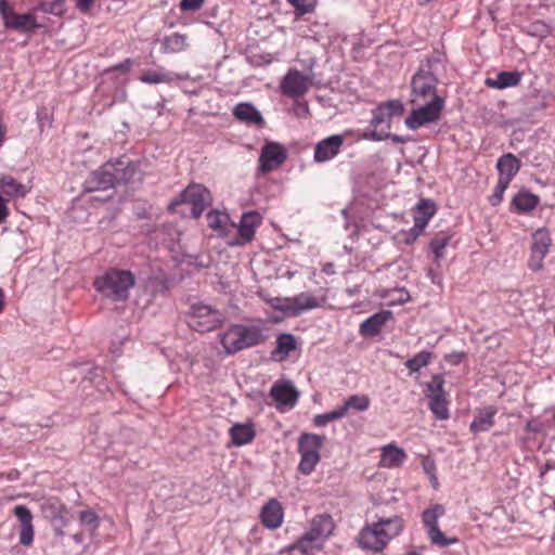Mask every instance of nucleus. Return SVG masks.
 <instances>
[{
  "label": "nucleus",
  "instance_id": "6ab92c4d",
  "mask_svg": "<svg viewBox=\"0 0 555 555\" xmlns=\"http://www.w3.org/2000/svg\"><path fill=\"white\" fill-rule=\"evenodd\" d=\"M334 529L335 522L332 516L328 514H320L312 518L309 529L304 533L325 545L327 539L333 534Z\"/></svg>",
  "mask_w": 555,
  "mask_h": 555
},
{
  "label": "nucleus",
  "instance_id": "2f4dec72",
  "mask_svg": "<svg viewBox=\"0 0 555 555\" xmlns=\"http://www.w3.org/2000/svg\"><path fill=\"white\" fill-rule=\"evenodd\" d=\"M78 519L82 526V531L74 534L77 542H83L86 538L90 539L99 527V517L95 512L91 509L81 511L78 514Z\"/></svg>",
  "mask_w": 555,
  "mask_h": 555
},
{
  "label": "nucleus",
  "instance_id": "f704fd0d",
  "mask_svg": "<svg viewBox=\"0 0 555 555\" xmlns=\"http://www.w3.org/2000/svg\"><path fill=\"white\" fill-rule=\"evenodd\" d=\"M521 80V74L518 72H500L495 78H487L486 86L493 89H505L516 87Z\"/></svg>",
  "mask_w": 555,
  "mask_h": 555
},
{
  "label": "nucleus",
  "instance_id": "c85d7f7f",
  "mask_svg": "<svg viewBox=\"0 0 555 555\" xmlns=\"http://www.w3.org/2000/svg\"><path fill=\"white\" fill-rule=\"evenodd\" d=\"M294 317L300 315L302 312L322 307L326 302V297H318L310 293H300L292 297Z\"/></svg>",
  "mask_w": 555,
  "mask_h": 555
},
{
  "label": "nucleus",
  "instance_id": "5701e85b",
  "mask_svg": "<svg viewBox=\"0 0 555 555\" xmlns=\"http://www.w3.org/2000/svg\"><path fill=\"white\" fill-rule=\"evenodd\" d=\"M208 227L227 242L231 237L232 232L235 230V223L231 222L230 216L222 211H210L206 216Z\"/></svg>",
  "mask_w": 555,
  "mask_h": 555
},
{
  "label": "nucleus",
  "instance_id": "f03ea898",
  "mask_svg": "<svg viewBox=\"0 0 555 555\" xmlns=\"http://www.w3.org/2000/svg\"><path fill=\"white\" fill-rule=\"evenodd\" d=\"M137 168L127 158L107 162L90 173L85 182L88 192L106 190L118 183H127L134 177Z\"/></svg>",
  "mask_w": 555,
  "mask_h": 555
},
{
  "label": "nucleus",
  "instance_id": "72a5a7b5",
  "mask_svg": "<svg viewBox=\"0 0 555 555\" xmlns=\"http://www.w3.org/2000/svg\"><path fill=\"white\" fill-rule=\"evenodd\" d=\"M0 191L10 198L25 197L29 192L26 184L21 183L11 175L0 177Z\"/></svg>",
  "mask_w": 555,
  "mask_h": 555
},
{
  "label": "nucleus",
  "instance_id": "412c9836",
  "mask_svg": "<svg viewBox=\"0 0 555 555\" xmlns=\"http://www.w3.org/2000/svg\"><path fill=\"white\" fill-rule=\"evenodd\" d=\"M344 144L341 134H334L321 140L314 147V160L324 163L334 158Z\"/></svg>",
  "mask_w": 555,
  "mask_h": 555
},
{
  "label": "nucleus",
  "instance_id": "423d86ee",
  "mask_svg": "<svg viewBox=\"0 0 555 555\" xmlns=\"http://www.w3.org/2000/svg\"><path fill=\"white\" fill-rule=\"evenodd\" d=\"M325 442V436L312 433H302L298 438L297 450L300 455L298 472L305 476L310 475L321 460L320 451Z\"/></svg>",
  "mask_w": 555,
  "mask_h": 555
},
{
  "label": "nucleus",
  "instance_id": "20e7f679",
  "mask_svg": "<svg viewBox=\"0 0 555 555\" xmlns=\"http://www.w3.org/2000/svg\"><path fill=\"white\" fill-rule=\"evenodd\" d=\"M135 283L134 275L128 270L111 269L94 281L95 289L114 301H125L129 289Z\"/></svg>",
  "mask_w": 555,
  "mask_h": 555
},
{
  "label": "nucleus",
  "instance_id": "a19ab883",
  "mask_svg": "<svg viewBox=\"0 0 555 555\" xmlns=\"http://www.w3.org/2000/svg\"><path fill=\"white\" fill-rule=\"evenodd\" d=\"M434 354L430 351H421L415 354L413 358L409 359L405 362L406 369L411 372H418L422 367L427 366Z\"/></svg>",
  "mask_w": 555,
  "mask_h": 555
},
{
  "label": "nucleus",
  "instance_id": "9b49d317",
  "mask_svg": "<svg viewBox=\"0 0 555 555\" xmlns=\"http://www.w3.org/2000/svg\"><path fill=\"white\" fill-rule=\"evenodd\" d=\"M444 507L440 504H435L426 508L422 514V521L427 530V535L430 542L440 547L456 544L459 539L447 538L438 526V520L444 515Z\"/></svg>",
  "mask_w": 555,
  "mask_h": 555
},
{
  "label": "nucleus",
  "instance_id": "ea45409f",
  "mask_svg": "<svg viewBox=\"0 0 555 555\" xmlns=\"http://www.w3.org/2000/svg\"><path fill=\"white\" fill-rule=\"evenodd\" d=\"M369 406L370 398L366 395H352L346 400L344 405L339 406V409H344L346 415L349 409L366 411Z\"/></svg>",
  "mask_w": 555,
  "mask_h": 555
},
{
  "label": "nucleus",
  "instance_id": "4d7b16f0",
  "mask_svg": "<svg viewBox=\"0 0 555 555\" xmlns=\"http://www.w3.org/2000/svg\"><path fill=\"white\" fill-rule=\"evenodd\" d=\"M415 240H413V233H412V230L410 231V234H409V238L406 240V243L411 244L413 243Z\"/></svg>",
  "mask_w": 555,
  "mask_h": 555
},
{
  "label": "nucleus",
  "instance_id": "a211bd4d",
  "mask_svg": "<svg viewBox=\"0 0 555 555\" xmlns=\"http://www.w3.org/2000/svg\"><path fill=\"white\" fill-rule=\"evenodd\" d=\"M437 211L436 204L428 198H422L415 206L413 212L414 225L412 228L413 240L423 233L430 219Z\"/></svg>",
  "mask_w": 555,
  "mask_h": 555
},
{
  "label": "nucleus",
  "instance_id": "0eeeda50",
  "mask_svg": "<svg viewBox=\"0 0 555 555\" xmlns=\"http://www.w3.org/2000/svg\"><path fill=\"white\" fill-rule=\"evenodd\" d=\"M437 82L438 79L433 70V64L428 62L413 76L411 102L422 104L434 101V98H439L436 89Z\"/></svg>",
  "mask_w": 555,
  "mask_h": 555
},
{
  "label": "nucleus",
  "instance_id": "4468645a",
  "mask_svg": "<svg viewBox=\"0 0 555 555\" xmlns=\"http://www.w3.org/2000/svg\"><path fill=\"white\" fill-rule=\"evenodd\" d=\"M443 384L444 380L440 375L433 376L431 382L428 384V406L438 420H448L450 416L448 408L449 402L443 389Z\"/></svg>",
  "mask_w": 555,
  "mask_h": 555
},
{
  "label": "nucleus",
  "instance_id": "3c124183",
  "mask_svg": "<svg viewBox=\"0 0 555 555\" xmlns=\"http://www.w3.org/2000/svg\"><path fill=\"white\" fill-rule=\"evenodd\" d=\"M204 0H181V11H197L202 8Z\"/></svg>",
  "mask_w": 555,
  "mask_h": 555
},
{
  "label": "nucleus",
  "instance_id": "09e8293b",
  "mask_svg": "<svg viewBox=\"0 0 555 555\" xmlns=\"http://www.w3.org/2000/svg\"><path fill=\"white\" fill-rule=\"evenodd\" d=\"M508 185H509V182L498 179V183L494 188V191L489 198L492 206H496L502 202L503 195H504L506 189L508 188Z\"/></svg>",
  "mask_w": 555,
  "mask_h": 555
},
{
  "label": "nucleus",
  "instance_id": "4be33fe9",
  "mask_svg": "<svg viewBox=\"0 0 555 555\" xmlns=\"http://www.w3.org/2000/svg\"><path fill=\"white\" fill-rule=\"evenodd\" d=\"M261 524L271 530L282 526L284 520V508L276 499H270L260 511Z\"/></svg>",
  "mask_w": 555,
  "mask_h": 555
},
{
  "label": "nucleus",
  "instance_id": "c756f323",
  "mask_svg": "<svg viewBox=\"0 0 555 555\" xmlns=\"http://www.w3.org/2000/svg\"><path fill=\"white\" fill-rule=\"evenodd\" d=\"M520 160L512 153L502 155L496 162L499 179L509 182L520 169Z\"/></svg>",
  "mask_w": 555,
  "mask_h": 555
},
{
  "label": "nucleus",
  "instance_id": "e433bc0d",
  "mask_svg": "<svg viewBox=\"0 0 555 555\" xmlns=\"http://www.w3.org/2000/svg\"><path fill=\"white\" fill-rule=\"evenodd\" d=\"M189 48L188 36L173 33L169 36H166L162 41V50L164 53H181Z\"/></svg>",
  "mask_w": 555,
  "mask_h": 555
},
{
  "label": "nucleus",
  "instance_id": "ddd939ff",
  "mask_svg": "<svg viewBox=\"0 0 555 555\" xmlns=\"http://www.w3.org/2000/svg\"><path fill=\"white\" fill-rule=\"evenodd\" d=\"M416 105L418 107L413 109L405 118L406 127L413 130L438 120L440 118L444 101L442 98H434V101Z\"/></svg>",
  "mask_w": 555,
  "mask_h": 555
},
{
  "label": "nucleus",
  "instance_id": "13d9d810",
  "mask_svg": "<svg viewBox=\"0 0 555 555\" xmlns=\"http://www.w3.org/2000/svg\"><path fill=\"white\" fill-rule=\"evenodd\" d=\"M391 138L395 142H402V140L397 135H392Z\"/></svg>",
  "mask_w": 555,
  "mask_h": 555
},
{
  "label": "nucleus",
  "instance_id": "393cba45",
  "mask_svg": "<svg viewBox=\"0 0 555 555\" xmlns=\"http://www.w3.org/2000/svg\"><path fill=\"white\" fill-rule=\"evenodd\" d=\"M408 454L395 443H389L380 448V459L378 466L383 468H398L406 460Z\"/></svg>",
  "mask_w": 555,
  "mask_h": 555
},
{
  "label": "nucleus",
  "instance_id": "aec40b11",
  "mask_svg": "<svg viewBox=\"0 0 555 555\" xmlns=\"http://www.w3.org/2000/svg\"><path fill=\"white\" fill-rule=\"evenodd\" d=\"M13 514L20 522V543L30 546L35 535L30 509L25 505H16L13 508Z\"/></svg>",
  "mask_w": 555,
  "mask_h": 555
},
{
  "label": "nucleus",
  "instance_id": "58836bf2",
  "mask_svg": "<svg viewBox=\"0 0 555 555\" xmlns=\"http://www.w3.org/2000/svg\"><path fill=\"white\" fill-rule=\"evenodd\" d=\"M451 238L452 235L444 232H440L436 234L435 237L430 241L429 249L434 254L435 262H439L441 259L444 258V250L447 246L450 244Z\"/></svg>",
  "mask_w": 555,
  "mask_h": 555
},
{
  "label": "nucleus",
  "instance_id": "1a4fd4ad",
  "mask_svg": "<svg viewBox=\"0 0 555 555\" xmlns=\"http://www.w3.org/2000/svg\"><path fill=\"white\" fill-rule=\"evenodd\" d=\"M209 191L201 184H190L182 191L169 205L170 209L177 206L188 204L191 206V212L194 218H198L206 207L210 204Z\"/></svg>",
  "mask_w": 555,
  "mask_h": 555
},
{
  "label": "nucleus",
  "instance_id": "dca6fc26",
  "mask_svg": "<svg viewBox=\"0 0 555 555\" xmlns=\"http://www.w3.org/2000/svg\"><path fill=\"white\" fill-rule=\"evenodd\" d=\"M311 83L309 76L298 69H289L282 79L280 88L284 95L297 99L308 92Z\"/></svg>",
  "mask_w": 555,
  "mask_h": 555
},
{
  "label": "nucleus",
  "instance_id": "cd10ccee",
  "mask_svg": "<svg viewBox=\"0 0 555 555\" xmlns=\"http://www.w3.org/2000/svg\"><path fill=\"white\" fill-rule=\"evenodd\" d=\"M233 116L246 125H254L257 127H262L264 125V119L261 113L251 103H238L233 109Z\"/></svg>",
  "mask_w": 555,
  "mask_h": 555
},
{
  "label": "nucleus",
  "instance_id": "c03bdc74",
  "mask_svg": "<svg viewBox=\"0 0 555 555\" xmlns=\"http://www.w3.org/2000/svg\"><path fill=\"white\" fill-rule=\"evenodd\" d=\"M295 8L296 17L314 11L318 0H287Z\"/></svg>",
  "mask_w": 555,
  "mask_h": 555
},
{
  "label": "nucleus",
  "instance_id": "473e14b6",
  "mask_svg": "<svg viewBox=\"0 0 555 555\" xmlns=\"http://www.w3.org/2000/svg\"><path fill=\"white\" fill-rule=\"evenodd\" d=\"M498 413L495 406H487L479 410L470 424V431L478 434L489 430L494 425V416Z\"/></svg>",
  "mask_w": 555,
  "mask_h": 555
},
{
  "label": "nucleus",
  "instance_id": "6e6d98bb",
  "mask_svg": "<svg viewBox=\"0 0 555 555\" xmlns=\"http://www.w3.org/2000/svg\"><path fill=\"white\" fill-rule=\"evenodd\" d=\"M5 308V295L2 288H0V314L3 312Z\"/></svg>",
  "mask_w": 555,
  "mask_h": 555
},
{
  "label": "nucleus",
  "instance_id": "c9c22d12",
  "mask_svg": "<svg viewBox=\"0 0 555 555\" xmlns=\"http://www.w3.org/2000/svg\"><path fill=\"white\" fill-rule=\"evenodd\" d=\"M540 203L539 196L528 192H518L512 201V206L519 214H526L532 211Z\"/></svg>",
  "mask_w": 555,
  "mask_h": 555
},
{
  "label": "nucleus",
  "instance_id": "a18cd8bd",
  "mask_svg": "<svg viewBox=\"0 0 555 555\" xmlns=\"http://www.w3.org/2000/svg\"><path fill=\"white\" fill-rule=\"evenodd\" d=\"M382 298L390 297V304H404L410 300V294L404 288H396L392 291H383L379 295Z\"/></svg>",
  "mask_w": 555,
  "mask_h": 555
},
{
  "label": "nucleus",
  "instance_id": "2eb2a0df",
  "mask_svg": "<svg viewBox=\"0 0 555 555\" xmlns=\"http://www.w3.org/2000/svg\"><path fill=\"white\" fill-rule=\"evenodd\" d=\"M552 244L550 232L546 229H539L532 234L531 254L528 267L532 271H539L543 267V260L548 254Z\"/></svg>",
  "mask_w": 555,
  "mask_h": 555
},
{
  "label": "nucleus",
  "instance_id": "a878e982",
  "mask_svg": "<svg viewBox=\"0 0 555 555\" xmlns=\"http://www.w3.org/2000/svg\"><path fill=\"white\" fill-rule=\"evenodd\" d=\"M298 348L297 338L291 333H281L275 340V348L271 351V358L275 361H285L289 354Z\"/></svg>",
  "mask_w": 555,
  "mask_h": 555
},
{
  "label": "nucleus",
  "instance_id": "864d4df0",
  "mask_svg": "<svg viewBox=\"0 0 555 555\" xmlns=\"http://www.w3.org/2000/svg\"><path fill=\"white\" fill-rule=\"evenodd\" d=\"M93 3L94 0H76L77 9L83 14H87L91 11Z\"/></svg>",
  "mask_w": 555,
  "mask_h": 555
},
{
  "label": "nucleus",
  "instance_id": "9d476101",
  "mask_svg": "<svg viewBox=\"0 0 555 555\" xmlns=\"http://www.w3.org/2000/svg\"><path fill=\"white\" fill-rule=\"evenodd\" d=\"M0 16L7 29L34 33L39 27L34 12L16 13L8 0H0Z\"/></svg>",
  "mask_w": 555,
  "mask_h": 555
},
{
  "label": "nucleus",
  "instance_id": "f3484780",
  "mask_svg": "<svg viewBox=\"0 0 555 555\" xmlns=\"http://www.w3.org/2000/svg\"><path fill=\"white\" fill-rule=\"evenodd\" d=\"M286 159V151L282 144L267 142L259 155V172L268 173L279 168Z\"/></svg>",
  "mask_w": 555,
  "mask_h": 555
},
{
  "label": "nucleus",
  "instance_id": "bb28decb",
  "mask_svg": "<svg viewBox=\"0 0 555 555\" xmlns=\"http://www.w3.org/2000/svg\"><path fill=\"white\" fill-rule=\"evenodd\" d=\"M270 396L281 404L293 406L299 395L291 382H276L271 387Z\"/></svg>",
  "mask_w": 555,
  "mask_h": 555
},
{
  "label": "nucleus",
  "instance_id": "7ed1b4c3",
  "mask_svg": "<svg viewBox=\"0 0 555 555\" xmlns=\"http://www.w3.org/2000/svg\"><path fill=\"white\" fill-rule=\"evenodd\" d=\"M267 340L264 328L259 325L232 324L219 334V341L228 354H234Z\"/></svg>",
  "mask_w": 555,
  "mask_h": 555
},
{
  "label": "nucleus",
  "instance_id": "f8f14e48",
  "mask_svg": "<svg viewBox=\"0 0 555 555\" xmlns=\"http://www.w3.org/2000/svg\"><path fill=\"white\" fill-rule=\"evenodd\" d=\"M261 222L262 217L258 211L251 210L244 212L241 217L240 224H235V230L232 232L231 237H229L228 245L244 246L250 243Z\"/></svg>",
  "mask_w": 555,
  "mask_h": 555
},
{
  "label": "nucleus",
  "instance_id": "b1692460",
  "mask_svg": "<svg viewBox=\"0 0 555 555\" xmlns=\"http://www.w3.org/2000/svg\"><path fill=\"white\" fill-rule=\"evenodd\" d=\"M392 319V312L389 310H382L360 324L359 333L363 337H373L379 334L384 325Z\"/></svg>",
  "mask_w": 555,
  "mask_h": 555
},
{
  "label": "nucleus",
  "instance_id": "4c0bfd02",
  "mask_svg": "<svg viewBox=\"0 0 555 555\" xmlns=\"http://www.w3.org/2000/svg\"><path fill=\"white\" fill-rule=\"evenodd\" d=\"M139 79H140V81H142L144 83L158 85V83H171L176 79H180V76L175 73L167 72L164 69L146 70L140 75Z\"/></svg>",
  "mask_w": 555,
  "mask_h": 555
},
{
  "label": "nucleus",
  "instance_id": "5fc2aeb1",
  "mask_svg": "<svg viewBox=\"0 0 555 555\" xmlns=\"http://www.w3.org/2000/svg\"><path fill=\"white\" fill-rule=\"evenodd\" d=\"M9 215V209L7 207L5 201L0 194V223H2Z\"/></svg>",
  "mask_w": 555,
  "mask_h": 555
},
{
  "label": "nucleus",
  "instance_id": "7c9ffc66",
  "mask_svg": "<svg viewBox=\"0 0 555 555\" xmlns=\"http://www.w3.org/2000/svg\"><path fill=\"white\" fill-rule=\"evenodd\" d=\"M231 441L236 447L250 443L256 436V429L253 423H236L229 429Z\"/></svg>",
  "mask_w": 555,
  "mask_h": 555
},
{
  "label": "nucleus",
  "instance_id": "603ef678",
  "mask_svg": "<svg viewBox=\"0 0 555 555\" xmlns=\"http://www.w3.org/2000/svg\"><path fill=\"white\" fill-rule=\"evenodd\" d=\"M278 555H306L304 551L300 548V546L295 541L293 544L281 548L278 552Z\"/></svg>",
  "mask_w": 555,
  "mask_h": 555
},
{
  "label": "nucleus",
  "instance_id": "39448f33",
  "mask_svg": "<svg viewBox=\"0 0 555 555\" xmlns=\"http://www.w3.org/2000/svg\"><path fill=\"white\" fill-rule=\"evenodd\" d=\"M404 112L403 104L399 100H391L379 104L373 111L372 126L374 130L363 134L364 139L382 141L390 138V122L395 116H401Z\"/></svg>",
  "mask_w": 555,
  "mask_h": 555
},
{
  "label": "nucleus",
  "instance_id": "49530a36",
  "mask_svg": "<svg viewBox=\"0 0 555 555\" xmlns=\"http://www.w3.org/2000/svg\"><path fill=\"white\" fill-rule=\"evenodd\" d=\"M270 305L274 310H278L287 315L294 317L292 297L291 298H274L270 301Z\"/></svg>",
  "mask_w": 555,
  "mask_h": 555
},
{
  "label": "nucleus",
  "instance_id": "f257e3e1",
  "mask_svg": "<svg viewBox=\"0 0 555 555\" xmlns=\"http://www.w3.org/2000/svg\"><path fill=\"white\" fill-rule=\"evenodd\" d=\"M404 528V520L400 516L379 518L373 524L365 525L357 538L360 548L374 553L383 552L388 543L398 537Z\"/></svg>",
  "mask_w": 555,
  "mask_h": 555
},
{
  "label": "nucleus",
  "instance_id": "8fccbe9b",
  "mask_svg": "<svg viewBox=\"0 0 555 555\" xmlns=\"http://www.w3.org/2000/svg\"><path fill=\"white\" fill-rule=\"evenodd\" d=\"M133 64H134L133 60L126 59L121 63L113 65V66L106 68L103 72V74L106 75V74H109V73H113V72H120L122 74H127V73L130 72V69L132 68Z\"/></svg>",
  "mask_w": 555,
  "mask_h": 555
},
{
  "label": "nucleus",
  "instance_id": "6e6552de",
  "mask_svg": "<svg viewBox=\"0 0 555 555\" xmlns=\"http://www.w3.org/2000/svg\"><path fill=\"white\" fill-rule=\"evenodd\" d=\"M225 321V315L218 309L204 304H195L189 313V325L201 333L219 328Z\"/></svg>",
  "mask_w": 555,
  "mask_h": 555
},
{
  "label": "nucleus",
  "instance_id": "de8ad7c7",
  "mask_svg": "<svg viewBox=\"0 0 555 555\" xmlns=\"http://www.w3.org/2000/svg\"><path fill=\"white\" fill-rule=\"evenodd\" d=\"M422 466H423V469L426 473V475L429 476L433 485L436 486L438 483V479L436 476L437 466H436V462H435L434 457H431L430 455L424 456L422 459Z\"/></svg>",
  "mask_w": 555,
  "mask_h": 555
},
{
  "label": "nucleus",
  "instance_id": "79ce46f5",
  "mask_svg": "<svg viewBox=\"0 0 555 555\" xmlns=\"http://www.w3.org/2000/svg\"><path fill=\"white\" fill-rule=\"evenodd\" d=\"M297 544L306 555H315L324 548V545L317 542L314 539L302 533L297 540Z\"/></svg>",
  "mask_w": 555,
  "mask_h": 555
},
{
  "label": "nucleus",
  "instance_id": "37998d69",
  "mask_svg": "<svg viewBox=\"0 0 555 555\" xmlns=\"http://www.w3.org/2000/svg\"><path fill=\"white\" fill-rule=\"evenodd\" d=\"M345 416L344 409H339V406L331 412L324 414H318L313 417V425L315 427H324L328 423L339 420Z\"/></svg>",
  "mask_w": 555,
  "mask_h": 555
}]
</instances>
